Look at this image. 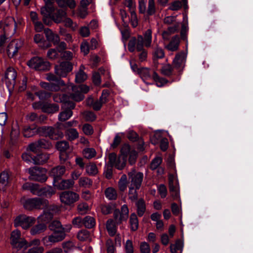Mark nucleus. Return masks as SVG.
Returning a JSON list of instances; mask_svg holds the SVG:
<instances>
[{
    "instance_id": "1",
    "label": "nucleus",
    "mask_w": 253,
    "mask_h": 253,
    "mask_svg": "<svg viewBox=\"0 0 253 253\" xmlns=\"http://www.w3.org/2000/svg\"><path fill=\"white\" fill-rule=\"evenodd\" d=\"M152 31L148 29L144 34V38L141 35H138L137 38L133 37L130 38L128 43V49L133 52L136 49L137 51L142 50L144 45L149 47L152 43Z\"/></svg>"
},
{
    "instance_id": "2",
    "label": "nucleus",
    "mask_w": 253,
    "mask_h": 253,
    "mask_svg": "<svg viewBox=\"0 0 253 253\" xmlns=\"http://www.w3.org/2000/svg\"><path fill=\"white\" fill-rule=\"evenodd\" d=\"M20 202L24 208L28 210H32L34 209H42L46 207L48 205V201L41 198H34L26 199L23 198Z\"/></svg>"
},
{
    "instance_id": "3",
    "label": "nucleus",
    "mask_w": 253,
    "mask_h": 253,
    "mask_svg": "<svg viewBox=\"0 0 253 253\" xmlns=\"http://www.w3.org/2000/svg\"><path fill=\"white\" fill-rule=\"evenodd\" d=\"M10 239L13 249L16 252L28 248V243L25 239L21 237V232L18 230H14L11 232Z\"/></svg>"
},
{
    "instance_id": "4",
    "label": "nucleus",
    "mask_w": 253,
    "mask_h": 253,
    "mask_svg": "<svg viewBox=\"0 0 253 253\" xmlns=\"http://www.w3.org/2000/svg\"><path fill=\"white\" fill-rule=\"evenodd\" d=\"M89 90V87L85 84H81L79 86L72 85V92L68 96V99H71L76 102L83 100L84 97V93H87Z\"/></svg>"
},
{
    "instance_id": "5",
    "label": "nucleus",
    "mask_w": 253,
    "mask_h": 253,
    "mask_svg": "<svg viewBox=\"0 0 253 253\" xmlns=\"http://www.w3.org/2000/svg\"><path fill=\"white\" fill-rule=\"evenodd\" d=\"M36 221V219L33 216H27L25 214H20L16 216L14 220L15 227H21L23 229L27 230L32 227Z\"/></svg>"
},
{
    "instance_id": "6",
    "label": "nucleus",
    "mask_w": 253,
    "mask_h": 253,
    "mask_svg": "<svg viewBox=\"0 0 253 253\" xmlns=\"http://www.w3.org/2000/svg\"><path fill=\"white\" fill-rule=\"evenodd\" d=\"M60 202L67 206H72L80 199V196L76 192L66 191L61 192L59 195Z\"/></svg>"
},
{
    "instance_id": "7",
    "label": "nucleus",
    "mask_w": 253,
    "mask_h": 253,
    "mask_svg": "<svg viewBox=\"0 0 253 253\" xmlns=\"http://www.w3.org/2000/svg\"><path fill=\"white\" fill-rule=\"evenodd\" d=\"M29 67L36 70L45 71L49 69L50 64L48 61L39 57H34L28 62Z\"/></svg>"
},
{
    "instance_id": "8",
    "label": "nucleus",
    "mask_w": 253,
    "mask_h": 253,
    "mask_svg": "<svg viewBox=\"0 0 253 253\" xmlns=\"http://www.w3.org/2000/svg\"><path fill=\"white\" fill-rule=\"evenodd\" d=\"M35 132L41 135L49 136L52 139H58L63 137L61 132H56V130L51 126H42L35 128Z\"/></svg>"
},
{
    "instance_id": "9",
    "label": "nucleus",
    "mask_w": 253,
    "mask_h": 253,
    "mask_svg": "<svg viewBox=\"0 0 253 253\" xmlns=\"http://www.w3.org/2000/svg\"><path fill=\"white\" fill-rule=\"evenodd\" d=\"M29 172L30 174V179L34 180L44 182L47 178L46 174V170L43 168L37 167L30 168L29 169Z\"/></svg>"
},
{
    "instance_id": "10",
    "label": "nucleus",
    "mask_w": 253,
    "mask_h": 253,
    "mask_svg": "<svg viewBox=\"0 0 253 253\" xmlns=\"http://www.w3.org/2000/svg\"><path fill=\"white\" fill-rule=\"evenodd\" d=\"M0 28L3 29L5 35L7 36L13 35L16 31V23L14 19L9 17L4 21H0Z\"/></svg>"
},
{
    "instance_id": "11",
    "label": "nucleus",
    "mask_w": 253,
    "mask_h": 253,
    "mask_svg": "<svg viewBox=\"0 0 253 253\" xmlns=\"http://www.w3.org/2000/svg\"><path fill=\"white\" fill-rule=\"evenodd\" d=\"M129 178L130 179V186L135 187L136 189H139L143 178V174L140 172H136L133 169L128 173Z\"/></svg>"
},
{
    "instance_id": "12",
    "label": "nucleus",
    "mask_w": 253,
    "mask_h": 253,
    "mask_svg": "<svg viewBox=\"0 0 253 253\" xmlns=\"http://www.w3.org/2000/svg\"><path fill=\"white\" fill-rule=\"evenodd\" d=\"M169 189L171 196L174 198L179 196V186L177 178L176 176L170 174L169 177Z\"/></svg>"
},
{
    "instance_id": "13",
    "label": "nucleus",
    "mask_w": 253,
    "mask_h": 253,
    "mask_svg": "<svg viewBox=\"0 0 253 253\" xmlns=\"http://www.w3.org/2000/svg\"><path fill=\"white\" fill-rule=\"evenodd\" d=\"M16 77L17 73L13 68L9 67L6 70L5 73L4 81L9 89L14 87L16 83Z\"/></svg>"
},
{
    "instance_id": "14",
    "label": "nucleus",
    "mask_w": 253,
    "mask_h": 253,
    "mask_svg": "<svg viewBox=\"0 0 253 253\" xmlns=\"http://www.w3.org/2000/svg\"><path fill=\"white\" fill-rule=\"evenodd\" d=\"M73 67L69 62H61L59 65L55 67V72L60 77H65L67 74L72 71Z\"/></svg>"
},
{
    "instance_id": "15",
    "label": "nucleus",
    "mask_w": 253,
    "mask_h": 253,
    "mask_svg": "<svg viewBox=\"0 0 253 253\" xmlns=\"http://www.w3.org/2000/svg\"><path fill=\"white\" fill-rule=\"evenodd\" d=\"M64 230H55L53 233L48 237L43 238V241L44 242L56 243L62 241L66 236Z\"/></svg>"
},
{
    "instance_id": "16",
    "label": "nucleus",
    "mask_w": 253,
    "mask_h": 253,
    "mask_svg": "<svg viewBox=\"0 0 253 253\" xmlns=\"http://www.w3.org/2000/svg\"><path fill=\"white\" fill-rule=\"evenodd\" d=\"M23 42L19 40H15L11 41L8 45L7 52L8 56L13 57L18 52V50L22 46Z\"/></svg>"
},
{
    "instance_id": "17",
    "label": "nucleus",
    "mask_w": 253,
    "mask_h": 253,
    "mask_svg": "<svg viewBox=\"0 0 253 253\" xmlns=\"http://www.w3.org/2000/svg\"><path fill=\"white\" fill-rule=\"evenodd\" d=\"M40 245V240L39 239H34L28 243V247L31 248L27 251L26 249L21 250L23 253H42L44 251L43 247Z\"/></svg>"
},
{
    "instance_id": "18",
    "label": "nucleus",
    "mask_w": 253,
    "mask_h": 253,
    "mask_svg": "<svg viewBox=\"0 0 253 253\" xmlns=\"http://www.w3.org/2000/svg\"><path fill=\"white\" fill-rule=\"evenodd\" d=\"M52 2L45 1V5L42 7L41 9V14L43 15V22L47 25H49V23L47 21V18L51 13L54 11V7L52 5Z\"/></svg>"
},
{
    "instance_id": "19",
    "label": "nucleus",
    "mask_w": 253,
    "mask_h": 253,
    "mask_svg": "<svg viewBox=\"0 0 253 253\" xmlns=\"http://www.w3.org/2000/svg\"><path fill=\"white\" fill-rule=\"evenodd\" d=\"M54 206H49L48 205L44 208L43 213L39 216L37 218L39 222L47 223L49 222L53 217V213L50 212V210L54 209Z\"/></svg>"
},
{
    "instance_id": "20",
    "label": "nucleus",
    "mask_w": 253,
    "mask_h": 253,
    "mask_svg": "<svg viewBox=\"0 0 253 253\" xmlns=\"http://www.w3.org/2000/svg\"><path fill=\"white\" fill-rule=\"evenodd\" d=\"M66 170L64 166H57L53 168L50 171V175L54 178L53 184L56 182L57 179L61 177L64 173Z\"/></svg>"
},
{
    "instance_id": "21",
    "label": "nucleus",
    "mask_w": 253,
    "mask_h": 253,
    "mask_svg": "<svg viewBox=\"0 0 253 253\" xmlns=\"http://www.w3.org/2000/svg\"><path fill=\"white\" fill-rule=\"evenodd\" d=\"M23 188L24 189L29 190L34 195L42 196V188H40L38 184L27 183L23 185Z\"/></svg>"
},
{
    "instance_id": "22",
    "label": "nucleus",
    "mask_w": 253,
    "mask_h": 253,
    "mask_svg": "<svg viewBox=\"0 0 253 253\" xmlns=\"http://www.w3.org/2000/svg\"><path fill=\"white\" fill-rule=\"evenodd\" d=\"M186 56L184 52L177 54L173 61L174 66L177 69H182L184 66Z\"/></svg>"
},
{
    "instance_id": "23",
    "label": "nucleus",
    "mask_w": 253,
    "mask_h": 253,
    "mask_svg": "<svg viewBox=\"0 0 253 253\" xmlns=\"http://www.w3.org/2000/svg\"><path fill=\"white\" fill-rule=\"evenodd\" d=\"M44 32L48 41L53 42L54 44L59 42L60 38L58 35L53 33L50 29L48 28L45 29Z\"/></svg>"
},
{
    "instance_id": "24",
    "label": "nucleus",
    "mask_w": 253,
    "mask_h": 253,
    "mask_svg": "<svg viewBox=\"0 0 253 253\" xmlns=\"http://www.w3.org/2000/svg\"><path fill=\"white\" fill-rule=\"evenodd\" d=\"M180 43V39L178 36L172 37L169 43L165 46L169 51H175L178 50Z\"/></svg>"
},
{
    "instance_id": "25",
    "label": "nucleus",
    "mask_w": 253,
    "mask_h": 253,
    "mask_svg": "<svg viewBox=\"0 0 253 253\" xmlns=\"http://www.w3.org/2000/svg\"><path fill=\"white\" fill-rule=\"evenodd\" d=\"M75 182L73 180L67 179L62 180L60 183H57V182L53 184L55 187H56L58 189L63 190L69 189L73 187Z\"/></svg>"
},
{
    "instance_id": "26",
    "label": "nucleus",
    "mask_w": 253,
    "mask_h": 253,
    "mask_svg": "<svg viewBox=\"0 0 253 253\" xmlns=\"http://www.w3.org/2000/svg\"><path fill=\"white\" fill-rule=\"evenodd\" d=\"M66 15L67 12L65 10L59 9L52 15L51 18L55 23L58 24L62 23Z\"/></svg>"
},
{
    "instance_id": "27",
    "label": "nucleus",
    "mask_w": 253,
    "mask_h": 253,
    "mask_svg": "<svg viewBox=\"0 0 253 253\" xmlns=\"http://www.w3.org/2000/svg\"><path fill=\"white\" fill-rule=\"evenodd\" d=\"M34 41L40 47L42 48H46L50 46V44L45 41L43 36L42 34H36L34 37Z\"/></svg>"
},
{
    "instance_id": "28",
    "label": "nucleus",
    "mask_w": 253,
    "mask_h": 253,
    "mask_svg": "<svg viewBox=\"0 0 253 253\" xmlns=\"http://www.w3.org/2000/svg\"><path fill=\"white\" fill-rule=\"evenodd\" d=\"M59 106L55 104L44 103L42 107V111L46 113H54L59 110Z\"/></svg>"
},
{
    "instance_id": "29",
    "label": "nucleus",
    "mask_w": 253,
    "mask_h": 253,
    "mask_svg": "<svg viewBox=\"0 0 253 253\" xmlns=\"http://www.w3.org/2000/svg\"><path fill=\"white\" fill-rule=\"evenodd\" d=\"M46 229V225L44 223H40L32 226L30 233L32 235L35 236L43 232Z\"/></svg>"
},
{
    "instance_id": "30",
    "label": "nucleus",
    "mask_w": 253,
    "mask_h": 253,
    "mask_svg": "<svg viewBox=\"0 0 253 253\" xmlns=\"http://www.w3.org/2000/svg\"><path fill=\"white\" fill-rule=\"evenodd\" d=\"M57 149L60 151L61 153L60 155V159H63L64 161L65 160V158L64 156H66L64 152L69 148V145L67 142L63 141L58 142L56 143V145Z\"/></svg>"
},
{
    "instance_id": "31",
    "label": "nucleus",
    "mask_w": 253,
    "mask_h": 253,
    "mask_svg": "<svg viewBox=\"0 0 253 253\" xmlns=\"http://www.w3.org/2000/svg\"><path fill=\"white\" fill-rule=\"evenodd\" d=\"M85 67L83 65H81L80 67L79 71L76 75L75 81L77 83H81L85 81L87 78V76L84 72Z\"/></svg>"
},
{
    "instance_id": "32",
    "label": "nucleus",
    "mask_w": 253,
    "mask_h": 253,
    "mask_svg": "<svg viewBox=\"0 0 253 253\" xmlns=\"http://www.w3.org/2000/svg\"><path fill=\"white\" fill-rule=\"evenodd\" d=\"M179 27V22H175V24L172 26H170L168 28L167 31L163 33L162 36L164 40H168L169 35L174 33L178 30Z\"/></svg>"
},
{
    "instance_id": "33",
    "label": "nucleus",
    "mask_w": 253,
    "mask_h": 253,
    "mask_svg": "<svg viewBox=\"0 0 253 253\" xmlns=\"http://www.w3.org/2000/svg\"><path fill=\"white\" fill-rule=\"evenodd\" d=\"M49 158L48 154L42 153L35 157L33 159V163L36 165H42L46 163Z\"/></svg>"
},
{
    "instance_id": "34",
    "label": "nucleus",
    "mask_w": 253,
    "mask_h": 253,
    "mask_svg": "<svg viewBox=\"0 0 253 253\" xmlns=\"http://www.w3.org/2000/svg\"><path fill=\"white\" fill-rule=\"evenodd\" d=\"M9 183V175L6 171L0 174V189L4 190Z\"/></svg>"
},
{
    "instance_id": "35",
    "label": "nucleus",
    "mask_w": 253,
    "mask_h": 253,
    "mask_svg": "<svg viewBox=\"0 0 253 253\" xmlns=\"http://www.w3.org/2000/svg\"><path fill=\"white\" fill-rule=\"evenodd\" d=\"M106 228L110 236H114L117 231L116 222L112 219L108 220L106 223Z\"/></svg>"
},
{
    "instance_id": "36",
    "label": "nucleus",
    "mask_w": 253,
    "mask_h": 253,
    "mask_svg": "<svg viewBox=\"0 0 253 253\" xmlns=\"http://www.w3.org/2000/svg\"><path fill=\"white\" fill-rule=\"evenodd\" d=\"M65 84L62 80H57L54 83H50V91H58L60 90L61 86H64Z\"/></svg>"
},
{
    "instance_id": "37",
    "label": "nucleus",
    "mask_w": 253,
    "mask_h": 253,
    "mask_svg": "<svg viewBox=\"0 0 253 253\" xmlns=\"http://www.w3.org/2000/svg\"><path fill=\"white\" fill-rule=\"evenodd\" d=\"M65 134L68 139L70 141L74 140L79 137V133L75 128L67 129L65 131Z\"/></svg>"
},
{
    "instance_id": "38",
    "label": "nucleus",
    "mask_w": 253,
    "mask_h": 253,
    "mask_svg": "<svg viewBox=\"0 0 253 253\" xmlns=\"http://www.w3.org/2000/svg\"><path fill=\"white\" fill-rule=\"evenodd\" d=\"M86 172L89 175H95L98 170L96 165L93 163H90L86 166Z\"/></svg>"
},
{
    "instance_id": "39",
    "label": "nucleus",
    "mask_w": 253,
    "mask_h": 253,
    "mask_svg": "<svg viewBox=\"0 0 253 253\" xmlns=\"http://www.w3.org/2000/svg\"><path fill=\"white\" fill-rule=\"evenodd\" d=\"M77 238L81 241H89L91 239L89 232L86 230L79 231L77 235Z\"/></svg>"
},
{
    "instance_id": "40",
    "label": "nucleus",
    "mask_w": 253,
    "mask_h": 253,
    "mask_svg": "<svg viewBox=\"0 0 253 253\" xmlns=\"http://www.w3.org/2000/svg\"><path fill=\"white\" fill-rule=\"evenodd\" d=\"M106 197L110 200H115L117 197L116 191L112 187H108L105 191Z\"/></svg>"
},
{
    "instance_id": "41",
    "label": "nucleus",
    "mask_w": 253,
    "mask_h": 253,
    "mask_svg": "<svg viewBox=\"0 0 253 253\" xmlns=\"http://www.w3.org/2000/svg\"><path fill=\"white\" fill-rule=\"evenodd\" d=\"M137 207V214L139 216H142L146 210L145 204L144 201L142 199L139 200L136 203Z\"/></svg>"
},
{
    "instance_id": "42",
    "label": "nucleus",
    "mask_w": 253,
    "mask_h": 253,
    "mask_svg": "<svg viewBox=\"0 0 253 253\" xmlns=\"http://www.w3.org/2000/svg\"><path fill=\"white\" fill-rule=\"evenodd\" d=\"M152 78L155 81L156 85L158 87L163 86L168 82V81L167 80L162 78H160L158 76V75L155 72L153 74Z\"/></svg>"
},
{
    "instance_id": "43",
    "label": "nucleus",
    "mask_w": 253,
    "mask_h": 253,
    "mask_svg": "<svg viewBox=\"0 0 253 253\" xmlns=\"http://www.w3.org/2000/svg\"><path fill=\"white\" fill-rule=\"evenodd\" d=\"M72 115V111L70 109H67L59 114L58 119L60 121L64 122L70 118Z\"/></svg>"
},
{
    "instance_id": "44",
    "label": "nucleus",
    "mask_w": 253,
    "mask_h": 253,
    "mask_svg": "<svg viewBox=\"0 0 253 253\" xmlns=\"http://www.w3.org/2000/svg\"><path fill=\"white\" fill-rule=\"evenodd\" d=\"M95 225L94 218L90 216H86L84 218L83 225L86 228H91Z\"/></svg>"
},
{
    "instance_id": "45",
    "label": "nucleus",
    "mask_w": 253,
    "mask_h": 253,
    "mask_svg": "<svg viewBox=\"0 0 253 253\" xmlns=\"http://www.w3.org/2000/svg\"><path fill=\"white\" fill-rule=\"evenodd\" d=\"M79 184L81 187L89 188L92 184V181L88 177H82L79 179Z\"/></svg>"
},
{
    "instance_id": "46",
    "label": "nucleus",
    "mask_w": 253,
    "mask_h": 253,
    "mask_svg": "<svg viewBox=\"0 0 253 253\" xmlns=\"http://www.w3.org/2000/svg\"><path fill=\"white\" fill-rule=\"evenodd\" d=\"M153 56L154 59L163 58L165 56L164 51L162 48L157 45L154 48Z\"/></svg>"
},
{
    "instance_id": "47",
    "label": "nucleus",
    "mask_w": 253,
    "mask_h": 253,
    "mask_svg": "<svg viewBox=\"0 0 253 253\" xmlns=\"http://www.w3.org/2000/svg\"><path fill=\"white\" fill-rule=\"evenodd\" d=\"M96 151L94 149L92 148H86L83 151V154L84 158L90 159L96 155Z\"/></svg>"
},
{
    "instance_id": "48",
    "label": "nucleus",
    "mask_w": 253,
    "mask_h": 253,
    "mask_svg": "<svg viewBox=\"0 0 253 253\" xmlns=\"http://www.w3.org/2000/svg\"><path fill=\"white\" fill-rule=\"evenodd\" d=\"M126 159L125 156H119L113 167L118 169H122L126 166Z\"/></svg>"
},
{
    "instance_id": "49",
    "label": "nucleus",
    "mask_w": 253,
    "mask_h": 253,
    "mask_svg": "<svg viewBox=\"0 0 253 253\" xmlns=\"http://www.w3.org/2000/svg\"><path fill=\"white\" fill-rule=\"evenodd\" d=\"M130 224L131 229L133 231H135L138 227V221L136 215L133 213L130 215Z\"/></svg>"
},
{
    "instance_id": "50",
    "label": "nucleus",
    "mask_w": 253,
    "mask_h": 253,
    "mask_svg": "<svg viewBox=\"0 0 253 253\" xmlns=\"http://www.w3.org/2000/svg\"><path fill=\"white\" fill-rule=\"evenodd\" d=\"M142 78V79L144 81L145 80L149 79L151 78L150 73V70L148 68H142L139 70V71L138 73Z\"/></svg>"
},
{
    "instance_id": "51",
    "label": "nucleus",
    "mask_w": 253,
    "mask_h": 253,
    "mask_svg": "<svg viewBox=\"0 0 253 253\" xmlns=\"http://www.w3.org/2000/svg\"><path fill=\"white\" fill-rule=\"evenodd\" d=\"M53 99L56 102H64L65 104L68 103L67 97L63 94L55 93L53 96Z\"/></svg>"
},
{
    "instance_id": "52",
    "label": "nucleus",
    "mask_w": 253,
    "mask_h": 253,
    "mask_svg": "<svg viewBox=\"0 0 253 253\" xmlns=\"http://www.w3.org/2000/svg\"><path fill=\"white\" fill-rule=\"evenodd\" d=\"M87 103L88 105H92L93 109L95 110H99L102 105L101 102L99 100L93 102V99L91 97L88 98Z\"/></svg>"
},
{
    "instance_id": "53",
    "label": "nucleus",
    "mask_w": 253,
    "mask_h": 253,
    "mask_svg": "<svg viewBox=\"0 0 253 253\" xmlns=\"http://www.w3.org/2000/svg\"><path fill=\"white\" fill-rule=\"evenodd\" d=\"M162 162V158L161 157H155L151 162L150 164V168L152 170L157 169L159 167Z\"/></svg>"
},
{
    "instance_id": "54",
    "label": "nucleus",
    "mask_w": 253,
    "mask_h": 253,
    "mask_svg": "<svg viewBox=\"0 0 253 253\" xmlns=\"http://www.w3.org/2000/svg\"><path fill=\"white\" fill-rule=\"evenodd\" d=\"M55 193L54 189L51 186L42 188V196L50 197Z\"/></svg>"
},
{
    "instance_id": "55",
    "label": "nucleus",
    "mask_w": 253,
    "mask_h": 253,
    "mask_svg": "<svg viewBox=\"0 0 253 253\" xmlns=\"http://www.w3.org/2000/svg\"><path fill=\"white\" fill-rule=\"evenodd\" d=\"M182 248V243L178 240L176 241L175 244H171L170 246V252L171 253H176L177 251Z\"/></svg>"
},
{
    "instance_id": "56",
    "label": "nucleus",
    "mask_w": 253,
    "mask_h": 253,
    "mask_svg": "<svg viewBox=\"0 0 253 253\" xmlns=\"http://www.w3.org/2000/svg\"><path fill=\"white\" fill-rule=\"evenodd\" d=\"M127 177L125 174L123 175L119 182V187L121 191H124L127 187Z\"/></svg>"
},
{
    "instance_id": "57",
    "label": "nucleus",
    "mask_w": 253,
    "mask_h": 253,
    "mask_svg": "<svg viewBox=\"0 0 253 253\" xmlns=\"http://www.w3.org/2000/svg\"><path fill=\"white\" fill-rule=\"evenodd\" d=\"M47 56L51 59H55L59 57V52L57 49H50L47 52Z\"/></svg>"
},
{
    "instance_id": "58",
    "label": "nucleus",
    "mask_w": 253,
    "mask_h": 253,
    "mask_svg": "<svg viewBox=\"0 0 253 253\" xmlns=\"http://www.w3.org/2000/svg\"><path fill=\"white\" fill-rule=\"evenodd\" d=\"M82 130L84 133L86 135H90L93 134L94 130L93 127L88 124L83 125Z\"/></svg>"
},
{
    "instance_id": "59",
    "label": "nucleus",
    "mask_w": 253,
    "mask_h": 253,
    "mask_svg": "<svg viewBox=\"0 0 253 253\" xmlns=\"http://www.w3.org/2000/svg\"><path fill=\"white\" fill-rule=\"evenodd\" d=\"M172 68L170 65L169 64H166L164 65L162 69H161V72L162 73L167 76H169L172 74Z\"/></svg>"
},
{
    "instance_id": "60",
    "label": "nucleus",
    "mask_w": 253,
    "mask_h": 253,
    "mask_svg": "<svg viewBox=\"0 0 253 253\" xmlns=\"http://www.w3.org/2000/svg\"><path fill=\"white\" fill-rule=\"evenodd\" d=\"M136 189L135 187L129 186V198L131 201H135L137 199V194L136 192Z\"/></svg>"
},
{
    "instance_id": "61",
    "label": "nucleus",
    "mask_w": 253,
    "mask_h": 253,
    "mask_svg": "<svg viewBox=\"0 0 253 253\" xmlns=\"http://www.w3.org/2000/svg\"><path fill=\"white\" fill-rule=\"evenodd\" d=\"M40 99H46L49 98L51 96V93L45 91H39L36 93Z\"/></svg>"
},
{
    "instance_id": "62",
    "label": "nucleus",
    "mask_w": 253,
    "mask_h": 253,
    "mask_svg": "<svg viewBox=\"0 0 253 253\" xmlns=\"http://www.w3.org/2000/svg\"><path fill=\"white\" fill-rule=\"evenodd\" d=\"M37 143L40 149H48L51 146V143L44 139L39 140Z\"/></svg>"
},
{
    "instance_id": "63",
    "label": "nucleus",
    "mask_w": 253,
    "mask_h": 253,
    "mask_svg": "<svg viewBox=\"0 0 253 253\" xmlns=\"http://www.w3.org/2000/svg\"><path fill=\"white\" fill-rule=\"evenodd\" d=\"M131 149L130 146L128 144H125L121 149L122 155L120 156H125L126 160V157L131 152Z\"/></svg>"
},
{
    "instance_id": "64",
    "label": "nucleus",
    "mask_w": 253,
    "mask_h": 253,
    "mask_svg": "<svg viewBox=\"0 0 253 253\" xmlns=\"http://www.w3.org/2000/svg\"><path fill=\"white\" fill-rule=\"evenodd\" d=\"M182 4L180 1H174L171 3L169 7V9L173 11L178 10L182 7Z\"/></svg>"
}]
</instances>
